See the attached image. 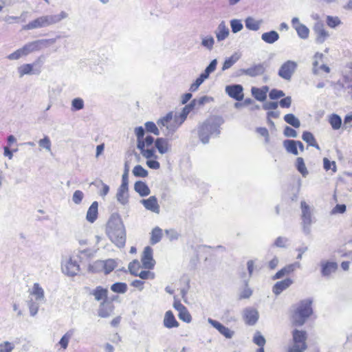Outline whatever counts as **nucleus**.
<instances>
[{
	"instance_id": "c9c22d12",
	"label": "nucleus",
	"mask_w": 352,
	"mask_h": 352,
	"mask_svg": "<svg viewBox=\"0 0 352 352\" xmlns=\"http://www.w3.org/2000/svg\"><path fill=\"white\" fill-rule=\"evenodd\" d=\"M262 22V20L257 21L252 16H248L245 21V24L247 29L257 31L260 29Z\"/></svg>"
},
{
	"instance_id": "473e14b6",
	"label": "nucleus",
	"mask_w": 352,
	"mask_h": 352,
	"mask_svg": "<svg viewBox=\"0 0 352 352\" xmlns=\"http://www.w3.org/2000/svg\"><path fill=\"white\" fill-rule=\"evenodd\" d=\"M280 36L276 31L271 30L264 32L261 35V39L266 43L273 44L279 39Z\"/></svg>"
},
{
	"instance_id": "2f4dec72",
	"label": "nucleus",
	"mask_w": 352,
	"mask_h": 352,
	"mask_svg": "<svg viewBox=\"0 0 352 352\" xmlns=\"http://www.w3.org/2000/svg\"><path fill=\"white\" fill-rule=\"evenodd\" d=\"M96 252V251L91 249L87 248L85 250H78L76 256L78 258L79 262L84 263L89 261L91 258H93Z\"/></svg>"
},
{
	"instance_id": "2eb2a0df",
	"label": "nucleus",
	"mask_w": 352,
	"mask_h": 352,
	"mask_svg": "<svg viewBox=\"0 0 352 352\" xmlns=\"http://www.w3.org/2000/svg\"><path fill=\"white\" fill-rule=\"evenodd\" d=\"M243 316L245 323L248 325H254L259 318L258 311L252 307L245 308L243 310Z\"/></svg>"
},
{
	"instance_id": "9d476101",
	"label": "nucleus",
	"mask_w": 352,
	"mask_h": 352,
	"mask_svg": "<svg viewBox=\"0 0 352 352\" xmlns=\"http://www.w3.org/2000/svg\"><path fill=\"white\" fill-rule=\"evenodd\" d=\"M266 70L264 63H258L251 65L247 69H241L238 71V76L245 75L251 78H254L263 75Z\"/></svg>"
},
{
	"instance_id": "774afa93",
	"label": "nucleus",
	"mask_w": 352,
	"mask_h": 352,
	"mask_svg": "<svg viewBox=\"0 0 352 352\" xmlns=\"http://www.w3.org/2000/svg\"><path fill=\"white\" fill-rule=\"evenodd\" d=\"M283 135L288 138H296L298 136L296 131L288 126L285 127Z\"/></svg>"
},
{
	"instance_id": "f704fd0d",
	"label": "nucleus",
	"mask_w": 352,
	"mask_h": 352,
	"mask_svg": "<svg viewBox=\"0 0 352 352\" xmlns=\"http://www.w3.org/2000/svg\"><path fill=\"white\" fill-rule=\"evenodd\" d=\"M44 302H45L33 299V298H30L28 300V307L30 310V316L32 317L35 316L38 311L40 305Z\"/></svg>"
},
{
	"instance_id": "aec40b11",
	"label": "nucleus",
	"mask_w": 352,
	"mask_h": 352,
	"mask_svg": "<svg viewBox=\"0 0 352 352\" xmlns=\"http://www.w3.org/2000/svg\"><path fill=\"white\" fill-rule=\"evenodd\" d=\"M208 322L218 331L224 336L226 338H232L234 336V332L230 330L229 328L225 327L219 322L212 320V318H208Z\"/></svg>"
},
{
	"instance_id": "8fccbe9b",
	"label": "nucleus",
	"mask_w": 352,
	"mask_h": 352,
	"mask_svg": "<svg viewBox=\"0 0 352 352\" xmlns=\"http://www.w3.org/2000/svg\"><path fill=\"white\" fill-rule=\"evenodd\" d=\"M111 289L118 294H124L127 291V285L125 283L118 282L111 286Z\"/></svg>"
},
{
	"instance_id": "4be33fe9",
	"label": "nucleus",
	"mask_w": 352,
	"mask_h": 352,
	"mask_svg": "<svg viewBox=\"0 0 352 352\" xmlns=\"http://www.w3.org/2000/svg\"><path fill=\"white\" fill-rule=\"evenodd\" d=\"M89 294L93 296L96 301L107 300L108 290L101 286H98L95 289L89 291Z\"/></svg>"
},
{
	"instance_id": "5fc2aeb1",
	"label": "nucleus",
	"mask_w": 352,
	"mask_h": 352,
	"mask_svg": "<svg viewBox=\"0 0 352 352\" xmlns=\"http://www.w3.org/2000/svg\"><path fill=\"white\" fill-rule=\"evenodd\" d=\"M214 43V39L212 36H205L201 39V45L209 50L213 48Z\"/></svg>"
},
{
	"instance_id": "f03ea898",
	"label": "nucleus",
	"mask_w": 352,
	"mask_h": 352,
	"mask_svg": "<svg viewBox=\"0 0 352 352\" xmlns=\"http://www.w3.org/2000/svg\"><path fill=\"white\" fill-rule=\"evenodd\" d=\"M56 41V38H41L28 42L22 47L10 54L7 58L11 60H19L23 56H27L30 54L48 47L50 45L54 44Z\"/></svg>"
},
{
	"instance_id": "49530a36",
	"label": "nucleus",
	"mask_w": 352,
	"mask_h": 352,
	"mask_svg": "<svg viewBox=\"0 0 352 352\" xmlns=\"http://www.w3.org/2000/svg\"><path fill=\"white\" fill-rule=\"evenodd\" d=\"M104 261L98 260L91 264L89 265L88 270L89 272L97 273L104 272Z\"/></svg>"
},
{
	"instance_id": "4d7b16f0",
	"label": "nucleus",
	"mask_w": 352,
	"mask_h": 352,
	"mask_svg": "<svg viewBox=\"0 0 352 352\" xmlns=\"http://www.w3.org/2000/svg\"><path fill=\"white\" fill-rule=\"evenodd\" d=\"M326 22L327 25L331 28H335L341 24V21L338 16H327Z\"/></svg>"
},
{
	"instance_id": "c03bdc74",
	"label": "nucleus",
	"mask_w": 352,
	"mask_h": 352,
	"mask_svg": "<svg viewBox=\"0 0 352 352\" xmlns=\"http://www.w3.org/2000/svg\"><path fill=\"white\" fill-rule=\"evenodd\" d=\"M284 120L287 124H290L294 128H299L300 126V122L293 113H288L284 116Z\"/></svg>"
},
{
	"instance_id": "ddd939ff",
	"label": "nucleus",
	"mask_w": 352,
	"mask_h": 352,
	"mask_svg": "<svg viewBox=\"0 0 352 352\" xmlns=\"http://www.w3.org/2000/svg\"><path fill=\"white\" fill-rule=\"evenodd\" d=\"M320 265L321 267V275L325 278H329L338 268V265L335 261H321Z\"/></svg>"
},
{
	"instance_id": "603ef678",
	"label": "nucleus",
	"mask_w": 352,
	"mask_h": 352,
	"mask_svg": "<svg viewBox=\"0 0 352 352\" xmlns=\"http://www.w3.org/2000/svg\"><path fill=\"white\" fill-rule=\"evenodd\" d=\"M85 107L84 100L81 98H75L72 100V111H80Z\"/></svg>"
},
{
	"instance_id": "6ab92c4d",
	"label": "nucleus",
	"mask_w": 352,
	"mask_h": 352,
	"mask_svg": "<svg viewBox=\"0 0 352 352\" xmlns=\"http://www.w3.org/2000/svg\"><path fill=\"white\" fill-rule=\"evenodd\" d=\"M113 309L114 306L111 302L108 300L102 301L100 304L98 315L100 318H108L112 314Z\"/></svg>"
},
{
	"instance_id": "13d9d810",
	"label": "nucleus",
	"mask_w": 352,
	"mask_h": 352,
	"mask_svg": "<svg viewBox=\"0 0 352 352\" xmlns=\"http://www.w3.org/2000/svg\"><path fill=\"white\" fill-rule=\"evenodd\" d=\"M178 317L182 321L189 323L192 320L191 315L186 307L184 309L179 312Z\"/></svg>"
},
{
	"instance_id": "58836bf2",
	"label": "nucleus",
	"mask_w": 352,
	"mask_h": 352,
	"mask_svg": "<svg viewBox=\"0 0 352 352\" xmlns=\"http://www.w3.org/2000/svg\"><path fill=\"white\" fill-rule=\"evenodd\" d=\"M151 234L150 243L151 245H155L161 241L162 230L159 227H155L152 230Z\"/></svg>"
},
{
	"instance_id": "5701e85b",
	"label": "nucleus",
	"mask_w": 352,
	"mask_h": 352,
	"mask_svg": "<svg viewBox=\"0 0 352 352\" xmlns=\"http://www.w3.org/2000/svg\"><path fill=\"white\" fill-rule=\"evenodd\" d=\"M300 264L298 262H296L289 265H286L279 271H278L273 276V279H279L283 278L285 275H288L292 273L296 268L300 267Z\"/></svg>"
},
{
	"instance_id": "412c9836",
	"label": "nucleus",
	"mask_w": 352,
	"mask_h": 352,
	"mask_svg": "<svg viewBox=\"0 0 352 352\" xmlns=\"http://www.w3.org/2000/svg\"><path fill=\"white\" fill-rule=\"evenodd\" d=\"M140 203L143 204L146 210L157 214L160 212V206L155 196H151L146 199H142Z\"/></svg>"
},
{
	"instance_id": "e2e57ef3",
	"label": "nucleus",
	"mask_w": 352,
	"mask_h": 352,
	"mask_svg": "<svg viewBox=\"0 0 352 352\" xmlns=\"http://www.w3.org/2000/svg\"><path fill=\"white\" fill-rule=\"evenodd\" d=\"M84 198V193L79 190H76L72 195V201L75 204H80Z\"/></svg>"
},
{
	"instance_id": "e433bc0d",
	"label": "nucleus",
	"mask_w": 352,
	"mask_h": 352,
	"mask_svg": "<svg viewBox=\"0 0 352 352\" xmlns=\"http://www.w3.org/2000/svg\"><path fill=\"white\" fill-rule=\"evenodd\" d=\"M302 139L303 140V141L306 142L308 144V146H313L318 150L320 149L318 144L316 140V138L311 132L304 131L302 135Z\"/></svg>"
},
{
	"instance_id": "bb28decb",
	"label": "nucleus",
	"mask_w": 352,
	"mask_h": 352,
	"mask_svg": "<svg viewBox=\"0 0 352 352\" xmlns=\"http://www.w3.org/2000/svg\"><path fill=\"white\" fill-rule=\"evenodd\" d=\"M268 91L269 87L267 86H263L261 88L253 87L251 89L252 96L255 98L256 100L260 102L265 100Z\"/></svg>"
},
{
	"instance_id": "680f3d73",
	"label": "nucleus",
	"mask_w": 352,
	"mask_h": 352,
	"mask_svg": "<svg viewBox=\"0 0 352 352\" xmlns=\"http://www.w3.org/2000/svg\"><path fill=\"white\" fill-rule=\"evenodd\" d=\"M254 342L260 346V348H263L265 344V338L261 334L260 332L257 331L254 336L253 338Z\"/></svg>"
},
{
	"instance_id": "cd10ccee",
	"label": "nucleus",
	"mask_w": 352,
	"mask_h": 352,
	"mask_svg": "<svg viewBox=\"0 0 352 352\" xmlns=\"http://www.w3.org/2000/svg\"><path fill=\"white\" fill-rule=\"evenodd\" d=\"M163 324L164 326L168 329L179 327V322L175 319L171 311H168L166 312L163 320Z\"/></svg>"
},
{
	"instance_id": "ea45409f",
	"label": "nucleus",
	"mask_w": 352,
	"mask_h": 352,
	"mask_svg": "<svg viewBox=\"0 0 352 352\" xmlns=\"http://www.w3.org/2000/svg\"><path fill=\"white\" fill-rule=\"evenodd\" d=\"M239 58L240 56L236 53L232 54L230 57L226 58L223 64L222 71H225L230 69L239 60Z\"/></svg>"
},
{
	"instance_id": "f257e3e1",
	"label": "nucleus",
	"mask_w": 352,
	"mask_h": 352,
	"mask_svg": "<svg viewBox=\"0 0 352 352\" xmlns=\"http://www.w3.org/2000/svg\"><path fill=\"white\" fill-rule=\"evenodd\" d=\"M106 233L118 248H123L126 243V230L121 217L114 213L111 215L106 228Z\"/></svg>"
},
{
	"instance_id": "393cba45",
	"label": "nucleus",
	"mask_w": 352,
	"mask_h": 352,
	"mask_svg": "<svg viewBox=\"0 0 352 352\" xmlns=\"http://www.w3.org/2000/svg\"><path fill=\"white\" fill-rule=\"evenodd\" d=\"M98 201H94L87 210L86 214V220L93 223L98 219Z\"/></svg>"
},
{
	"instance_id": "0eeeda50",
	"label": "nucleus",
	"mask_w": 352,
	"mask_h": 352,
	"mask_svg": "<svg viewBox=\"0 0 352 352\" xmlns=\"http://www.w3.org/2000/svg\"><path fill=\"white\" fill-rule=\"evenodd\" d=\"M154 138L150 135H146L143 138V147L138 148L140 150L142 155L146 159L154 158L157 159V156L156 155L155 149L153 146V143L155 144Z\"/></svg>"
},
{
	"instance_id": "a19ab883",
	"label": "nucleus",
	"mask_w": 352,
	"mask_h": 352,
	"mask_svg": "<svg viewBox=\"0 0 352 352\" xmlns=\"http://www.w3.org/2000/svg\"><path fill=\"white\" fill-rule=\"evenodd\" d=\"M134 132L137 137V148H142L145 129L142 126H138L135 128Z\"/></svg>"
},
{
	"instance_id": "6e6d98bb",
	"label": "nucleus",
	"mask_w": 352,
	"mask_h": 352,
	"mask_svg": "<svg viewBox=\"0 0 352 352\" xmlns=\"http://www.w3.org/2000/svg\"><path fill=\"white\" fill-rule=\"evenodd\" d=\"M230 26H231L232 32L233 33H237V32H240L243 28L241 21L239 19L231 20L230 21Z\"/></svg>"
},
{
	"instance_id": "dca6fc26",
	"label": "nucleus",
	"mask_w": 352,
	"mask_h": 352,
	"mask_svg": "<svg viewBox=\"0 0 352 352\" xmlns=\"http://www.w3.org/2000/svg\"><path fill=\"white\" fill-rule=\"evenodd\" d=\"M243 87L241 85H228L226 87V94L237 101H241L243 98Z\"/></svg>"
},
{
	"instance_id": "4c0bfd02",
	"label": "nucleus",
	"mask_w": 352,
	"mask_h": 352,
	"mask_svg": "<svg viewBox=\"0 0 352 352\" xmlns=\"http://www.w3.org/2000/svg\"><path fill=\"white\" fill-rule=\"evenodd\" d=\"M283 146L285 150L294 155L298 154V148L296 146V141L292 140H285L283 142Z\"/></svg>"
},
{
	"instance_id": "f3484780",
	"label": "nucleus",
	"mask_w": 352,
	"mask_h": 352,
	"mask_svg": "<svg viewBox=\"0 0 352 352\" xmlns=\"http://www.w3.org/2000/svg\"><path fill=\"white\" fill-rule=\"evenodd\" d=\"M314 31L316 34V42L318 44L323 43L329 37V33L324 30L322 22H317L314 27Z\"/></svg>"
},
{
	"instance_id": "c85d7f7f",
	"label": "nucleus",
	"mask_w": 352,
	"mask_h": 352,
	"mask_svg": "<svg viewBox=\"0 0 352 352\" xmlns=\"http://www.w3.org/2000/svg\"><path fill=\"white\" fill-rule=\"evenodd\" d=\"M154 148L157 149L160 154H165L169 151L168 142L165 138H158L155 141Z\"/></svg>"
},
{
	"instance_id": "c756f323",
	"label": "nucleus",
	"mask_w": 352,
	"mask_h": 352,
	"mask_svg": "<svg viewBox=\"0 0 352 352\" xmlns=\"http://www.w3.org/2000/svg\"><path fill=\"white\" fill-rule=\"evenodd\" d=\"M30 295L34 296L33 299L45 302L44 290L38 283L33 285Z\"/></svg>"
},
{
	"instance_id": "de8ad7c7",
	"label": "nucleus",
	"mask_w": 352,
	"mask_h": 352,
	"mask_svg": "<svg viewBox=\"0 0 352 352\" xmlns=\"http://www.w3.org/2000/svg\"><path fill=\"white\" fill-rule=\"evenodd\" d=\"M74 332V331L71 329L63 336L59 341V344L60 345L61 348L63 349H66L67 348L69 340L73 336Z\"/></svg>"
},
{
	"instance_id": "7ed1b4c3",
	"label": "nucleus",
	"mask_w": 352,
	"mask_h": 352,
	"mask_svg": "<svg viewBox=\"0 0 352 352\" xmlns=\"http://www.w3.org/2000/svg\"><path fill=\"white\" fill-rule=\"evenodd\" d=\"M224 120L219 116H215L206 120L198 126V136L203 144H208L211 136H218L220 133V126L223 124Z\"/></svg>"
},
{
	"instance_id": "79ce46f5",
	"label": "nucleus",
	"mask_w": 352,
	"mask_h": 352,
	"mask_svg": "<svg viewBox=\"0 0 352 352\" xmlns=\"http://www.w3.org/2000/svg\"><path fill=\"white\" fill-rule=\"evenodd\" d=\"M19 342H10L8 340L0 342V352H12L15 348L16 344Z\"/></svg>"
},
{
	"instance_id": "0e129e2a",
	"label": "nucleus",
	"mask_w": 352,
	"mask_h": 352,
	"mask_svg": "<svg viewBox=\"0 0 352 352\" xmlns=\"http://www.w3.org/2000/svg\"><path fill=\"white\" fill-rule=\"evenodd\" d=\"M285 93L282 90H278L276 89H273L270 91L269 94V97L272 100H276L278 98H280L281 97L285 96Z\"/></svg>"
},
{
	"instance_id": "37998d69",
	"label": "nucleus",
	"mask_w": 352,
	"mask_h": 352,
	"mask_svg": "<svg viewBox=\"0 0 352 352\" xmlns=\"http://www.w3.org/2000/svg\"><path fill=\"white\" fill-rule=\"evenodd\" d=\"M329 122L333 130H338L341 127L342 119L340 116L333 113L329 116Z\"/></svg>"
},
{
	"instance_id": "69168bd1",
	"label": "nucleus",
	"mask_w": 352,
	"mask_h": 352,
	"mask_svg": "<svg viewBox=\"0 0 352 352\" xmlns=\"http://www.w3.org/2000/svg\"><path fill=\"white\" fill-rule=\"evenodd\" d=\"M323 166H324V168L326 170H329L331 169L333 172L336 171V162L333 161L331 162L326 157L323 159Z\"/></svg>"
},
{
	"instance_id": "1a4fd4ad",
	"label": "nucleus",
	"mask_w": 352,
	"mask_h": 352,
	"mask_svg": "<svg viewBox=\"0 0 352 352\" xmlns=\"http://www.w3.org/2000/svg\"><path fill=\"white\" fill-rule=\"evenodd\" d=\"M298 64L294 60H287L280 67L278 75L283 79L289 81L297 69Z\"/></svg>"
},
{
	"instance_id": "bf43d9fd",
	"label": "nucleus",
	"mask_w": 352,
	"mask_h": 352,
	"mask_svg": "<svg viewBox=\"0 0 352 352\" xmlns=\"http://www.w3.org/2000/svg\"><path fill=\"white\" fill-rule=\"evenodd\" d=\"M145 128L148 132L152 133L155 135H160V131L153 122H146L145 123Z\"/></svg>"
},
{
	"instance_id": "864d4df0",
	"label": "nucleus",
	"mask_w": 352,
	"mask_h": 352,
	"mask_svg": "<svg viewBox=\"0 0 352 352\" xmlns=\"http://www.w3.org/2000/svg\"><path fill=\"white\" fill-rule=\"evenodd\" d=\"M133 174L135 177H146L148 176V171L141 165H136L133 169Z\"/></svg>"
},
{
	"instance_id": "338daca9",
	"label": "nucleus",
	"mask_w": 352,
	"mask_h": 352,
	"mask_svg": "<svg viewBox=\"0 0 352 352\" xmlns=\"http://www.w3.org/2000/svg\"><path fill=\"white\" fill-rule=\"evenodd\" d=\"M38 144L41 147H43L47 151L51 150V142L47 136H45L43 139H41L38 141Z\"/></svg>"
},
{
	"instance_id": "a18cd8bd",
	"label": "nucleus",
	"mask_w": 352,
	"mask_h": 352,
	"mask_svg": "<svg viewBox=\"0 0 352 352\" xmlns=\"http://www.w3.org/2000/svg\"><path fill=\"white\" fill-rule=\"evenodd\" d=\"M118 265L117 261L113 258H109L104 261V272L108 274L111 272Z\"/></svg>"
},
{
	"instance_id": "39448f33",
	"label": "nucleus",
	"mask_w": 352,
	"mask_h": 352,
	"mask_svg": "<svg viewBox=\"0 0 352 352\" xmlns=\"http://www.w3.org/2000/svg\"><path fill=\"white\" fill-rule=\"evenodd\" d=\"M311 304L312 300L310 299L302 300L298 303L292 316L294 324L302 326L305 324L307 318L312 314Z\"/></svg>"
},
{
	"instance_id": "a211bd4d",
	"label": "nucleus",
	"mask_w": 352,
	"mask_h": 352,
	"mask_svg": "<svg viewBox=\"0 0 352 352\" xmlns=\"http://www.w3.org/2000/svg\"><path fill=\"white\" fill-rule=\"evenodd\" d=\"M41 57L38 58L36 60L32 63H27L23 64L18 68V72L19 74V76L22 77L25 75H30V74H38L41 72L40 69H34V66L40 62Z\"/></svg>"
},
{
	"instance_id": "4468645a",
	"label": "nucleus",
	"mask_w": 352,
	"mask_h": 352,
	"mask_svg": "<svg viewBox=\"0 0 352 352\" xmlns=\"http://www.w3.org/2000/svg\"><path fill=\"white\" fill-rule=\"evenodd\" d=\"M292 25L296 31L298 36L302 39H307L309 35V28L300 22L298 17H294L292 19Z\"/></svg>"
},
{
	"instance_id": "7c9ffc66",
	"label": "nucleus",
	"mask_w": 352,
	"mask_h": 352,
	"mask_svg": "<svg viewBox=\"0 0 352 352\" xmlns=\"http://www.w3.org/2000/svg\"><path fill=\"white\" fill-rule=\"evenodd\" d=\"M229 29L226 27L224 21H221L215 31L216 37L218 41L225 40L229 35Z\"/></svg>"
},
{
	"instance_id": "6e6552de",
	"label": "nucleus",
	"mask_w": 352,
	"mask_h": 352,
	"mask_svg": "<svg viewBox=\"0 0 352 352\" xmlns=\"http://www.w3.org/2000/svg\"><path fill=\"white\" fill-rule=\"evenodd\" d=\"M300 206L302 231L305 234H309L311 231L310 226L313 222L311 210L309 206L305 201H301Z\"/></svg>"
},
{
	"instance_id": "423d86ee",
	"label": "nucleus",
	"mask_w": 352,
	"mask_h": 352,
	"mask_svg": "<svg viewBox=\"0 0 352 352\" xmlns=\"http://www.w3.org/2000/svg\"><path fill=\"white\" fill-rule=\"evenodd\" d=\"M293 344L289 347L288 352H304L307 349V333L305 331L295 329L292 332Z\"/></svg>"
},
{
	"instance_id": "052dcab7",
	"label": "nucleus",
	"mask_w": 352,
	"mask_h": 352,
	"mask_svg": "<svg viewBox=\"0 0 352 352\" xmlns=\"http://www.w3.org/2000/svg\"><path fill=\"white\" fill-rule=\"evenodd\" d=\"M172 120H173V112H169L164 117H163L162 118L160 119L157 121V124L159 126H166L167 128L168 123L170 122H171Z\"/></svg>"
},
{
	"instance_id": "09e8293b",
	"label": "nucleus",
	"mask_w": 352,
	"mask_h": 352,
	"mask_svg": "<svg viewBox=\"0 0 352 352\" xmlns=\"http://www.w3.org/2000/svg\"><path fill=\"white\" fill-rule=\"evenodd\" d=\"M296 167L298 171L301 173L302 177H307L309 172L307 169L303 158L299 157L296 159Z\"/></svg>"
},
{
	"instance_id": "9b49d317",
	"label": "nucleus",
	"mask_w": 352,
	"mask_h": 352,
	"mask_svg": "<svg viewBox=\"0 0 352 352\" xmlns=\"http://www.w3.org/2000/svg\"><path fill=\"white\" fill-rule=\"evenodd\" d=\"M153 249L149 246L144 249L141 258L142 267L147 270H152L154 267L155 261L153 259Z\"/></svg>"
},
{
	"instance_id": "72a5a7b5",
	"label": "nucleus",
	"mask_w": 352,
	"mask_h": 352,
	"mask_svg": "<svg viewBox=\"0 0 352 352\" xmlns=\"http://www.w3.org/2000/svg\"><path fill=\"white\" fill-rule=\"evenodd\" d=\"M134 190L137 192L141 197H146L151 192V190L148 186L146 183L142 181H138L134 184Z\"/></svg>"
},
{
	"instance_id": "a878e982",
	"label": "nucleus",
	"mask_w": 352,
	"mask_h": 352,
	"mask_svg": "<svg viewBox=\"0 0 352 352\" xmlns=\"http://www.w3.org/2000/svg\"><path fill=\"white\" fill-rule=\"evenodd\" d=\"M116 199L122 206L128 204L129 199V187L119 186L116 193Z\"/></svg>"
},
{
	"instance_id": "b1692460",
	"label": "nucleus",
	"mask_w": 352,
	"mask_h": 352,
	"mask_svg": "<svg viewBox=\"0 0 352 352\" xmlns=\"http://www.w3.org/2000/svg\"><path fill=\"white\" fill-rule=\"evenodd\" d=\"M292 283L293 280L289 278H287L283 280L278 281L273 286L272 292L275 295H279L284 290L287 289Z\"/></svg>"
},
{
	"instance_id": "f8f14e48",
	"label": "nucleus",
	"mask_w": 352,
	"mask_h": 352,
	"mask_svg": "<svg viewBox=\"0 0 352 352\" xmlns=\"http://www.w3.org/2000/svg\"><path fill=\"white\" fill-rule=\"evenodd\" d=\"M62 271L67 276H74L80 272V265L76 261L70 258L63 264Z\"/></svg>"
},
{
	"instance_id": "3c124183",
	"label": "nucleus",
	"mask_w": 352,
	"mask_h": 352,
	"mask_svg": "<svg viewBox=\"0 0 352 352\" xmlns=\"http://www.w3.org/2000/svg\"><path fill=\"white\" fill-rule=\"evenodd\" d=\"M142 267L140 262L138 260H133L129 264V270L130 273L133 276H138V273Z\"/></svg>"
},
{
	"instance_id": "20e7f679",
	"label": "nucleus",
	"mask_w": 352,
	"mask_h": 352,
	"mask_svg": "<svg viewBox=\"0 0 352 352\" xmlns=\"http://www.w3.org/2000/svg\"><path fill=\"white\" fill-rule=\"evenodd\" d=\"M67 17L68 14L65 11H61L58 14L42 15L24 25L23 30H30L52 26Z\"/></svg>"
}]
</instances>
